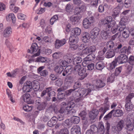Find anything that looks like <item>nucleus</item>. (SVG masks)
<instances>
[{"label":"nucleus","instance_id":"obj_1","mask_svg":"<svg viewBox=\"0 0 134 134\" xmlns=\"http://www.w3.org/2000/svg\"><path fill=\"white\" fill-rule=\"evenodd\" d=\"M102 22L104 25V27L106 28V30L109 31L110 28H111V31L114 34L118 30V26L116 24L115 21L113 20V18L111 16H107L106 17Z\"/></svg>","mask_w":134,"mask_h":134},{"label":"nucleus","instance_id":"obj_2","mask_svg":"<svg viewBox=\"0 0 134 134\" xmlns=\"http://www.w3.org/2000/svg\"><path fill=\"white\" fill-rule=\"evenodd\" d=\"M87 87L88 88L87 89H85L84 88H82L80 90L79 92V90L78 91H75L74 92L76 94H77V93H78L79 94V95L80 97H83V96L86 94L85 96H86L91 91V90H95L94 86L92 85H88L87 86Z\"/></svg>","mask_w":134,"mask_h":134},{"label":"nucleus","instance_id":"obj_3","mask_svg":"<svg viewBox=\"0 0 134 134\" xmlns=\"http://www.w3.org/2000/svg\"><path fill=\"white\" fill-rule=\"evenodd\" d=\"M106 48L108 50H114L118 51L121 48L122 45L120 43L114 44L111 41L108 42L106 44Z\"/></svg>","mask_w":134,"mask_h":134},{"label":"nucleus","instance_id":"obj_4","mask_svg":"<svg viewBox=\"0 0 134 134\" xmlns=\"http://www.w3.org/2000/svg\"><path fill=\"white\" fill-rule=\"evenodd\" d=\"M74 82L73 78L71 76H69L66 78L65 79V82L64 85L59 90L60 91L62 90H65L68 88L69 87L71 86V84Z\"/></svg>","mask_w":134,"mask_h":134},{"label":"nucleus","instance_id":"obj_5","mask_svg":"<svg viewBox=\"0 0 134 134\" xmlns=\"http://www.w3.org/2000/svg\"><path fill=\"white\" fill-rule=\"evenodd\" d=\"M40 49H38V46L36 43L32 44L31 48L28 50V52L32 54H34L33 57L38 56L40 54Z\"/></svg>","mask_w":134,"mask_h":134},{"label":"nucleus","instance_id":"obj_6","mask_svg":"<svg viewBox=\"0 0 134 134\" xmlns=\"http://www.w3.org/2000/svg\"><path fill=\"white\" fill-rule=\"evenodd\" d=\"M94 21V19L93 16L85 18L83 22V26L85 28H89L92 25Z\"/></svg>","mask_w":134,"mask_h":134},{"label":"nucleus","instance_id":"obj_7","mask_svg":"<svg viewBox=\"0 0 134 134\" xmlns=\"http://www.w3.org/2000/svg\"><path fill=\"white\" fill-rule=\"evenodd\" d=\"M75 105V104L72 102L67 105L66 107L67 114L73 115L76 113V110L73 109Z\"/></svg>","mask_w":134,"mask_h":134},{"label":"nucleus","instance_id":"obj_8","mask_svg":"<svg viewBox=\"0 0 134 134\" xmlns=\"http://www.w3.org/2000/svg\"><path fill=\"white\" fill-rule=\"evenodd\" d=\"M115 60L119 64H122L126 63L127 60V57L126 55L121 54Z\"/></svg>","mask_w":134,"mask_h":134},{"label":"nucleus","instance_id":"obj_9","mask_svg":"<svg viewBox=\"0 0 134 134\" xmlns=\"http://www.w3.org/2000/svg\"><path fill=\"white\" fill-rule=\"evenodd\" d=\"M21 99L28 104H33L34 103V100L31 99L30 95L28 93L23 94L21 97Z\"/></svg>","mask_w":134,"mask_h":134},{"label":"nucleus","instance_id":"obj_10","mask_svg":"<svg viewBox=\"0 0 134 134\" xmlns=\"http://www.w3.org/2000/svg\"><path fill=\"white\" fill-rule=\"evenodd\" d=\"M66 42L65 39H63L60 40L57 39L55 42V47L56 48L58 49L65 44Z\"/></svg>","mask_w":134,"mask_h":134},{"label":"nucleus","instance_id":"obj_11","mask_svg":"<svg viewBox=\"0 0 134 134\" xmlns=\"http://www.w3.org/2000/svg\"><path fill=\"white\" fill-rule=\"evenodd\" d=\"M44 68V66H42L39 67L37 69V72L40 73L41 76L44 77H47L48 75V71L46 70H44L42 71Z\"/></svg>","mask_w":134,"mask_h":134},{"label":"nucleus","instance_id":"obj_12","mask_svg":"<svg viewBox=\"0 0 134 134\" xmlns=\"http://www.w3.org/2000/svg\"><path fill=\"white\" fill-rule=\"evenodd\" d=\"M99 29L97 27H95L91 31V37L93 39L96 38L99 34Z\"/></svg>","mask_w":134,"mask_h":134},{"label":"nucleus","instance_id":"obj_13","mask_svg":"<svg viewBox=\"0 0 134 134\" xmlns=\"http://www.w3.org/2000/svg\"><path fill=\"white\" fill-rule=\"evenodd\" d=\"M71 134H81L80 128L79 126H74L71 129Z\"/></svg>","mask_w":134,"mask_h":134},{"label":"nucleus","instance_id":"obj_14","mask_svg":"<svg viewBox=\"0 0 134 134\" xmlns=\"http://www.w3.org/2000/svg\"><path fill=\"white\" fill-rule=\"evenodd\" d=\"M77 37L74 34H71L69 39V43L70 45L76 44L77 43Z\"/></svg>","mask_w":134,"mask_h":134},{"label":"nucleus","instance_id":"obj_15","mask_svg":"<svg viewBox=\"0 0 134 134\" xmlns=\"http://www.w3.org/2000/svg\"><path fill=\"white\" fill-rule=\"evenodd\" d=\"M12 33V29L10 26L7 27L4 30L3 33V35L5 37H9Z\"/></svg>","mask_w":134,"mask_h":134},{"label":"nucleus","instance_id":"obj_16","mask_svg":"<svg viewBox=\"0 0 134 134\" xmlns=\"http://www.w3.org/2000/svg\"><path fill=\"white\" fill-rule=\"evenodd\" d=\"M98 114V111L97 109H93L90 112L89 116L92 119H95L97 117Z\"/></svg>","mask_w":134,"mask_h":134},{"label":"nucleus","instance_id":"obj_17","mask_svg":"<svg viewBox=\"0 0 134 134\" xmlns=\"http://www.w3.org/2000/svg\"><path fill=\"white\" fill-rule=\"evenodd\" d=\"M131 47L129 46L127 47H126L124 46L120 50V53L125 54V55H128L130 53V49Z\"/></svg>","mask_w":134,"mask_h":134},{"label":"nucleus","instance_id":"obj_18","mask_svg":"<svg viewBox=\"0 0 134 134\" xmlns=\"http://www.w3.org/2000/svg\"><path fill=\"white\" fill-rule=\"evenodd\" d=\"M107 107H101L99 110V112L101 113L100 115L99 116V119L100 120L102 118L104 114L107 110L109 108V106L108 104H107Z\"/></svg>","mask_w":134,"mask_h":134},{"label":"nucleus","instance_id":"obj_19","mask_svg":"<svg viewBox=\"0 0 134 134\" xmlns=\"http://www.w3.org/2000/svg\"><path fill=\"white\" fill-rule=\"evenodd\" d=\"M74 70V69L71 65H69L66 67L63 71L62 75L64 76H65L67 74H70L71 72Z\"/></svg>","mask_w":134,"mask_h":134},{"label":"nucleus","instance_id":"obj_20","mask_svg":"<svg viewBox=\"0 0 134 134\" xmlns=\"http://www.w3.org/2000/svg\"><path fill=\"white\" fill-rule=\"evenodd\" d=\"M81 17L80 16H78L77 15L72 16L70 17V20L74 24L77 23Z\"/></svg>","mask_w":134,"mask_h":134},{"label":"nucleus","instance_id":"obj_21","mask_svg":"<svg viewBox=\"0 0 134 134\" xmlns=\"http://www.w3.org/2000/svg\"><path fill=\"white\" fill-rule=\"evenodd\" d=\"M78 74L81 77L80 79L82 80L84 79L87 75V73L86 72V69L82 68V70L79 72Z\"/></svg>","mask_w":134,"mask_h":134},{"label":"nucleus","instance_id":"obj_22","mask_svg":"<svg viewBox=\"0 0 134 134\" xmlns=\"http://www.w3.org/2000/svg\"><path fill=\"white\" fill-rule=\"evenodd\" d=\"M48 88H49L50 90L49 91V92H48L47 95L46 97V99L48 101H49L51 98L55 95V93L54 91H52V87H49Z\"/></svg>","mask_w":134,"mask_h":134},{"label":"nucleus","instance_id":"obj_23","mask_svg":"<svg viewBox=\"0 0 134 134\" xmlns=\"http://www.w3.org/2000/svg\"><path fill=\"white\" fill-rule=\"evenodd\" d=\"M89 34L87 32H83L82 38V41L86 43L89 41Z\"/></svg>","mask_w":134,"mask_h":134},{"label":"nucleus","instance_id":"obj_24","mask_svg":"<svg viewBox=\"0 0 134 134\" xmlns=\"http://www.w3.org/2000/svg\"><path fill=\"white\" fill-rule=\"evenodd\" d=\"M57 118L55 116H53L47 123V125L49 127H52L55 125L57 122Z\"/></svg>","mask_w":134,"mask_h":134},{"label":"nucleus","instance_id":"obj_25","mask_svg":"<svg viewBox=\"0 0 134 134\" xmlns=\"http://www.w3.org/2000/svg\"><path fill=\"white\" fill-rule=\"evenodd\" d=\"M114 50H108L106 53V57L107 58H110L113 57L115 55V53Z\"/></svg>","mask_w":134,"mask_h":134},{"label":"nucleus","instance_id":"obj_26","mask_svg":"<svg viewBox=\"0 0 134 134\" xmlns=\"http://www.w3.org/2000/svg\"><path fill=\"white\" fill-rule=\"evenodd\" d=\"M103 29L101 33V36L102 38L104 39H106L108 37V31L107 30L106 28L104 27V25L103 26Z\"/></svg>","mask_w":134,"mask_h":134},{"label":"nucleus","instance_id":"obj_27","mask_svg":"<svg viewBox=\"0 0 134 134\" xmlns=\"http://www.w3.org/2000/svg\"><path fill=\"white\" fill-rule=\"evenodd\" d=\"M96 69L101 70L104 67L103 62L102 61H99L97 62L95 65Z\"/></svg>","mask_w":134,"mask_h":134},{"label":"nucleus","instance_id":"obj_28","mask_svg":"<svg viewBox=\"0 0 134 134\" xmlns=\"http://www.w3.org/2000/svg\"><path fill=\"white\" fill-rule=\"evenodd\" d=\"M124 121L123 120H120L118 122L116 128L117 131H120L122 129L124 126Z\"/></svg>","mask_w":134,"mask_h":134},{"label":"nucleus","instance_id":"obj_29","mask_svg":"<svg viewBox=\"0 0 134 134\" xmlns=\"http://www.w3.org/2000/svg\"><path fill=\"white\" fill-rule=\"evenodd\" d=\"M125 128L129 131H132L134 128V126L133 125L131 121H129L126 125Z\"/></svg>","mask_w":134,"mask_h":134},{"label":"nucleus","instance_id":"obj_30","mask_svg":"<svg viewBox=\"0 0 134 134\" xmlns=\"http://www.w3.org/2000/svg\"><path fill=\"white\" fill-rule=\"evenodd\" d=\"M96 50V47L94 46H90L86 49V54H88L90 53H92L94 52Z\"/></svg>","mask_w":134,"mask_h":134},{"label":"nucleus","instance_id":"obj_31","mask_svg":"<svg viewBox=\"0 0 134 134\" xmlns=\"http://www.w3.org/2000/svg\"><path fill=\"white\" fill-rule=\"evenodd\" d=\"M7 21H10L12 20L13 23H14L16 21L15 17L13 14H10L6 18Z\"/></svg>","mask_w":134,"mask_h":134},{"label":"nucleus","instance_id":"obj_32","mask_svg":"<svg viewBox=\"0 0 134 134\" xmlns=\"http://www.w3.org/2000/svg\"><path fill=\"white\" fill-rule=\"evenodd\" d=\"M114 113L113 114V115L114 117H119L122 116L123 114L122 110L120 109H118L115 110V111L114 112Z\"/></svg>","mask_w":134,"mask_h":134},{"label":"nucleus","instance_id":"obj_33","mask_svg":"<svg viewBox=\"0 0 134 134\" xmlns=\"http://www.w3.org/2000/svg\"><path fill=\"white\" fill-rule=\"evenodd\" d=\"M64 70L63 67L59 65L56 66L54 68V70L58 74H60Z\"/></svg>","mask_w":134,"mask_h":134},{"label":"nucleus","instance_id":"obj_34","mask_svg":"<svg viewBox=\"0 0 134 134\" xmlns=\"http://www.w3.org/2000/svg\"><path fill=\"white\" fill-rule=\"evenodd\" d=\"M82 60V58L80 57H76L73 59V64L75 65L80 64Z\"/></svg>","mask_w":134,"mask_h":134},{"label":"nucleus","instance_id":"obj_35","mask_svg":"<svg viewBox=\"0 0 134 134\" xmlns=\"http://www.w3.org/2000/svg\"><path fill=\"white\" fill-rule=\"evenodd\" d=\"M125 23V21H122V19L121 20L119 23V28L118 30L119 31L121 32L126 29Z\"/></svg>","mask_w":134,"mask_h":134},{"label":"nucleus","instance_id":"obj_36","mask_svg":"<svg viewBox=\"0 0 134 134\" xmlns=\"http://www.w3.org/2000/svg\"><path fill=\"white\" fill-rule=\"evenodd\" d=\"M67 106L66 103L63 102L61 105V107L60 109L58 110V112L60 113H63L65 111H67L66 110V106Z\"/></svg>","mask_w":134,"mask_h":134},{"label":"nucleus","instance_id":"obj_37","mask_svg":"<svg viewBox=\"0 0 134 134\" xmlns=\"http://www.w3.org/2000/svg\"><path fill=\"white\" fill-rule=\"evenodd\" d=\"M105 83L101 80H97L96 81V87L98 88H101L104 87Z\"/></svg>","mask_w":134,"mask_h":134},{"label":"nucleus","instance_id":"obj_38","mask_svg":"<svg viewBox=\"0 0 134 134\" xmlns=\"http://www.w3.org/2000/svg\"><path fill=\"white\" fill-rule=\"evenodd\" d=\"M95 58V56L93 54H90L88 55L87 57L84 58V62L85 63L87 61L92 60H93Z\"/></svg>","mask_w":134,"mask_h":134},{"label":"nucleus","instance_id":"obj_39","mask_svg":"<svg viewBox=\"0 0 134 134\" xmlns=\"http://www.w3.org/2000/svg\"><path fill=\"white\" fill-rule=\"evenodd\" d=\"M59 89L60 88L57 90V91L58 92L57 98L59 99H60L63 98L65 94V92L63 91L65 90H62V91H60L59 90Z\"/></svg>","mask_w":134,"mask_h":134},{"label":"nucleus","instance_id":"obj_40","mask_svg":"<svg viewBox=\"0 0 134 134\" xmlns=\"http://www.w3.org/2000/svg\"><path fill=\"white\" fill-rule=\"evenodd\" d=\"M126 101V103L125 105L126 109L128 111H130L133 108V105L131 103V102Z\"/></svg>","mask_w":134,"mask_h":134},{"label":"nucleus","instance_id":"obj_41","mask_svg":"<svg viewBox=\"0 0 134 134\" xmlns=\"http://www.w3.org/2000/svg\"><path fill=\"white\" fill-rule=\"evenodd\" d=\"M47 104L45 102H41L37 107V109L41 111L44 110L47 105Z\"/></svg>","mask_w":134,"mask_h":134},{"label":"nucleus","instance_id":"obj_42","mask_svg":"<svg viewBox=\"0 0 134 134\" xmlns=\"http://www.w3.org/2000/svg\"><path fill=\"white\" fill-rule=\"evenodd\" d=\"M90 130L93 134H97L98 133V129L95 125L90 126Z\"/></svg>","mask_w":134,"mask_h":134},{"label":"nucleus","instance_id":"obj_43","mask_svg":"<svg viewBox=\"0 0 134 134\" xmlns=\"http://www.w3.org/2000/svg\"><path fill=\"white\" fill-rule=\"evenodd\" d=\"M32 86L29 83H26L24 85L23 87V90L27 92H29L30 91L31 89Z\"/></svg>","mask_w":134,"mask_h":134},{"label":"nucleus","instance_id":"obj_44","mask_svg":"<svg viewBox=\"0 0 134 134\" xmlns=\"http://www.w3.org/2000/svg\"><path fill=\"white\" fill-rule=\"evenodd\" d=\"M122 31V36L125 38H127L128 37L130 34V30L127 29H125Z\"/></svg>","mask_w":134,"mask_h":134},{"label":"nucleus","instance_id":"obj_45","mask_svg":"<svg viewBox=\"0 0 134 134\" xmlns=\"http://www.w3.org/2000/svg\"><path fill=\"white\" fill-rule=\"evenodd\" d=\"M73 32L74 33L72 32L71 34H74V35L77 37V36L79 35L81 33V29L78 27L75 28L74 29Z\"/></svg>","mask_w":134,"mask_h":134},{"label":"nucleus","instance_id":"obj_46","mask_svg":"<svg viewBox=\"0 0 134 134\" xmlns=\"http://www.w3.org/2000/svg\"><path fill=\"white\" fill-rule=\"evenodd\" d=\"M100 49L98 52V56H102L107 51V49L105 47H103Z\"/></svg>","mask_w":134,"mask_h":134},{"label":"nucleus","instance_id":"obj_47","mask_svg":"<svg viewBox=\"0 0 134 134\" xmlns=\"http://www.w3.org/2000/svg\"><path fill=\"white\" fill-rule=\"evenodd\" d=\"M75 67L74 68V70L75 72L76 71L78 73L82 70V68L80 64H78L75 65Z\"/></svg>","mask_w":134,"mask_h":134},{"label":"nucleus","instance_id":"obj_48","mask_svg":"<svg viewBox=\"0 0 134 134\" xmlns=\"http://www.w3.org/2000/svg\"><path fill=\"white\" fill-rule=\"evenodd\" d=\"M115 111L114 110H113L109 112L108 114L106 115L103 118V119L105 120H108L111 118L112 114Z\"/></svg>","mask_w":134,"mask_h":134},{"label":"nucleus","instance_id":"obj_49","mask_svg":"<svg viewBox=\"0 0 134 134\" xmlns=\"http://www.w3.org/2000/svg\"><path fill=\"white\" fill-rule=\"evenodd\" d=\"M99 129H98V132L100 134H104V128L103 125L100 124L99 125Z\"/></svg>","mask_w":134,"mask_h":134},{"label":"nucleus","instance_id":"obj_50","mask_svg":"<svg viewBox=\"0 0 134 134\" xmlns=\"http://www.w3.org/2000/svg\"><path fill=\"white\" fill-rule=\"evenodd\" d=\"M33 106L28 105H25L23 106V108L25 111H29L31 110Z\"/></svg>","mask_w":134,"mask_h":134},{"label":"nucleus","instance_id":"obj_51","mask_svg":"<svg viewBox=\"0 0 134 134\" xmlns=\"http://www.w3.org/2000/svg\"><path fill=\"white\" fill-rule=\"evenodd\" d=\"M117 63L115 59H114L110 64L109 66V69L110 70H112L114 69L115 66H116Z\"/></svg>","mask_w":134,"mask_h":134},{"label":"nucleus","instance_id":"obj_52","mask_svg":"<svg viewBox=\"0 0 134 134\" xmlns=\"http://www.w3.org/2000/svg\"><path fill=\"white\" fill-rule=\"evenodd\" d=\"M83 120V126L85 127H87L89 125V123L86 117H83L82 118Z\"/></svg>","mask_w":134,"mask_h":134},{"label":"nucleus","instance_id":"obj_53","mask_svg":"<svg viewBox=\"0 0 134 134\" xmlns=\"http://www.w3.org/2000/svg\"><path fill=\"white\" fill-rule=\"evenodd\" d=\"M58 19V17L57 15H55L53 16L51 19L50 20V24L52 25Z\"/></svg>","mask_w":134,"mask_h":134},{"label":"nucleus","instance_id":"obj_54","mask_svg":"<svg viewBox=\"0 0 134 134\" xmlns=\"http://www.w3.org/2000/svg\"><path fill=\"white\" fill-rule=\"evenodd\" d=\"M72 119L73 123L75 124H78L80 121V118L78 116H74Z\"/></svg>","mask_w":134,"mask_h":134},{"label":"nucleus","instance_id":"obj_55","mask_svg":"<svg viewBox=\"0 0 134 134\" xmlns=\"http://www.w3.org/2000/svg\"><path fill=\"white\" fill-rule=\"evenodd\" d=\"M45 8H40L36 11V12L37 14H41L44 13L45 11Z\"/></svg>","mask_w":134,"mask_h":134},{"label":"nucleus","instance_id":"obj_56","mask_svg":"<svg viewBox=\"0 0 134 134\" xmlns=\"http://www.w3.org/2000/svg\"><path fill=\"white\" fill-rule=\"evenodd\" d=\"M58 64L59 66H62L63 67H65L67 65V63L65 60H60L58 62Z\"/></svg>","mask_w":134,"mask_h":134},{"label":"nucleus","instance_id":"obj_57","mask_svg":"<svg viewBox=\"0 0 134 134\" xmlns=\"http://www.w3.org/2000/svg\"><path fill=\"white\" fill-rule=\"evenodd\" d=\"M55 83L56 85L58 86H60L63 83V81L62 79H59L55 81Z\"/></svg>","mask_w":134,"mask_h":134},{"label":"nucleus","instance_id":"obj_58","mask_svg":"<svg viewBox=\"0 0 134 134\" xmlns=\"http://www.w3.org/2000/svg\"><path fill=\"white\" fill-rule=\"evenodd\" d=\"M47 60V59L46 58L40 57L37 58L36 60L38 62L43 63L45 62Z\"/></svg>","mask_w":134,"mask_h":134},{"label":"nucleus","instance_id":"obj_59","mask_svg":"<svg viewBox=\"0 0 134 134\" xmlns=\"http://www.w3.org/2000/svg\"><path fill=\"white\" fill-rule=\"evenodd\" d=\"M131 3V0H125L124 2V6L126 8H128L130 6Z\"/></svg>","mask_w":134,"mask_h":134},{"label":"nucleus","instance_id":"obj_60","mask_svg":"<svg viewBox=\"0 0 134 134\" xmlns=\"http://www.w3.org/2000/svg\"><path fill=\"white\" fill-rule=\"evenodd\" d=\"M122 67L121 66H120L116 69L115 71V74L116 76H118L120 74L122 70Z\"/></svg>","mask_w":134,"mask_h":134},{"label":"nucleus","instance_id":"obj_61","mask_svg":"<svg viewBox=\"0 0 134 134\" xmlns=\"http://www.w3.org/2000/svg\"><path fill=\"white\" fill-rule=\"evenodd\" d=\"M134 97V93H130L127 97L126 98V101L131 102V99Z\"/></svg>","mask_w":134,"mask_h":134},{"label":"nucleus","instance_id":"obj_62","mask_svg":"<svg viewBox=\"0 0 134 134\" xmlns=\"http://www.w3.org/2000/svg\"><path fill=\"white\" fill-rule=\"evenodd\" d=\"M19 72V69L18 68H16L13 70L12 72V76L13 77H15Z\"/></svg>","mask_w":134,"mask_h":134},{"label":"nucleus","instance_id":"obj_63","mask_svg":"<svg viewBox=\"0 0 134 134\" xmlns=\"http://www.w3.org/2000/svg\"><path fill=\"white\" fill-rule=\"evenodd\" d=\"M61 54L59 52H55L53 54V57L54 59H58L59 58Z\"/></svg>","mask_w":134,"mask_h":134},{"label":"nucleus","instance_id":"obj_64","mask_svg":"<svg viewBox=\"0 0 134 134\" xmlns=\"http://www.w3.org/2000/svg\"><path fill=\"white\" fill-rule=\"evenodd\" d=\"M60 134H69L68 130L66 128L60 130Z\"/></svg>","mask_w":134,"mask_h":134}]
</instances>
